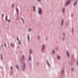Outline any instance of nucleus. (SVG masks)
Instances as JSON below:
<instances>
[{
	"mask_svg": "<svg viewBox=\"0 0 78 78\" xmlns=\"http://www.w3.org/2000/svg\"><path fill=\"white\" fill-rule=\"evenodd\" d=\"M57 58L58 59H60V57L59 55H57Z\"/></svg>",
	"mask_w": 78,
	"mask_h": 78,
	"instance_id": "20e7f679",
	"label": "nucleus"
},
{
	"mask_svg": "<svg viewBox=\"0 0 78 78\" xmlns=\"http://www.w3.org/2000/svg\"><path fill=\"white\" fill-rule=\"evenodd\" d=\"M40 1H38L39 2Z\"/></svg>",
	"mask_w": 78,
	"mask_h": 78,
	"instance_id": "e433bc0d",
	"label": "nucleus"
},
{
	"mask_svg": "<svg viewBox=\"0 0 78 78\" xmlns=\"http://www.w3.org/2000/svg\"><path fill=\"white\" fill-rule=\"evenodd\" d=\"M63 36H64V33H63Z\"/></svg>",
	"mask_w": 78,
	"mask_h": 78,
	"instance_id": "2f4dec72",
	"label": "nucleus"
},
{
	"mask_svg": "<svg viewBox=\"0 0 78 78\" xmlns=\"http://www.w3.org/2000/svg\"><path fill=\"white\" fill-rule=\"evenodd\" d=\"M11 47H14V44H11Z\"/></svg>",
	"mask_w": 78,
	"mask_h": 78,
	"instance_id": "9d476101",
	"label": "nucleus"
},
{
	"mask_svg": "<svg viewBox=\"0 0 78 78\" xmlns=\"http://www.w3.org/2000/svg\"><path fill=\"white\" fill-rule=\"evenodd\" d=\"M67 54L68 56H69V52H68V51H67Z\"/></svg>",
	"mask_w": 78,
	"mask_h": 78,
	"instance_id": "6e6552de",
	"label": "nucleus"
},
{
	"mask_svg": "<svg viewBox=\"0 0 78 78\" xmlns=\"http://www.w3.org/2000/svg\"><path fill=\"white\" fill-rule=\"evenodd\" d=\"M29 60H31V57H30V58H29Z\"/></svg>",
	"mask_w": 78,
	"mask_h": 78,
	"instance_id": "5701e85b",
	"label": "nucleus"
},
{
	"mask_svg": "<svg viewBox=\"0 0 78 78\" xmlns=\"http://www.w3.org/2000/svg\"><path fill=\"white\" fill-rule=\"evenodd\" d=\"M64 9H63L62 10V12H64Z\"/></svg>",
	"mask_w": 78,
	"mask_h": 78,
	"instance_id": "f8f14e48",
	"label": "nucleus"
},
{
	"mask_svg": "<svg viewBox=\"0 0 78 78\" xmlns=\"http://www.w3.org/2000/svg\"><path fill=\"white\" fill-rule=\"evenodd\" d=\"M19 43L18 44H20V41H18Z\"/></svg>",
	"mask_w": 78,
	"mask_h": 78,
	"instance_id": "dca6fc26",
	"label": "nucleus"
},
{
	"mask_svg": "<svg viewBox=\"0 0 78 78\" xmlns=\"http://www.w3.org/2000/svg\"><path fill=\"white\" fill-rule=\"evenodd\" d=\"M24 68H25V64H23Z\"/></svg>",
	"mask_w": 78,
	"mask_h": 78,
	"instance_id": "bb28decb",
	"label": "nucleus"
},
{
	"mask_svg": "<svg viewBox=\"0 0 78 78\" xmlns=\"http://www.w3.org/2000/svg\"><path fill=\"white\" fill-rule=\"evenodd\" d=\"M33 8L34 9V11L35 12V7H33Z\"/></svg>",
	"mask_w": 78,
	"mask_h": 78,
	"instance_id": "0eeeda50",
	"label": "nucleus"
},
{
	"mask_svg": "<svg viewBox=\"0 0 78 78\" xmlns=\"http://www.w3.org/2000/svg\"><path fill=\"white\" fill-rule=\"evenodd\" d=\"M21 19L22 20H23V23H24V20H23V18H22Z\"/></svg>",
	"mask_w": 78,
	"mask_h": 78,
	"instance_id": "9b49d317",
	"label": "nucleus"
},
{
	"mask_svg": "<svg viewBox=\"0 0 78 78\" xmlns=\"http://www.w3.org/2000/svg\"><path fill=\"white\" fill-rule=\"evenodd\" d=\"M63 23V20H62V25Z\"/></svg>",
	"mask_w": 78,
	"mask_h": 78,
	"instance_id": "f3484780",
	"label": "nucleus"
},
{
	"mask_svg": "<svg viewBox=\"0 0 78 78\" xmlns=\"http://www.w3.org/2000/svg\"><path fill=\"white\" fill-rule=\"evenodd\" d=\"M30 30H31V29H29V30H28V31H30Z\"/></svg>",
	"mask_w": 78,
	"mask_h": 78,
	"instance_id": "4468645a",
	"label": "nucleus"
},
{
	"mask_svg": "<svg viewBox=\"0 0 78 78\" xmlns=\"http://www.w3.org/2000/svg\"><path fill=\"white\" fill-rule=\"evenodd\" d=\"M24 57V56H23V57Z\"/></svg>",
	"mask_w": 78,
	"mask_h": 78,
	"instance_id": "72a5a7b5",
	"label": "nucleus"
},
{
	"mask_svg": "<svg viewBox=\"0 0 78 78\" xmlns=\"http://www.w3.org/2000/svg\"><path fill=\"white\" fill-rule=\"evenodd\" d=\"M10 69H12V67H10Z\"/></svg>",
	"mask_w": 78,
	"mask_h": 78,
	"instance_id": "7c9ffc66",
	"label": "nucleus"
},
{
	"mask_svg": "<svg viewBox=\"0 0 78 78\" xmlns=\"http://www.w3.org/2000/svg\"><path fill=\"white\" fill-rule=\"evenodd\" d=\"M16 68L17 69H18V66H17V65H16Z\"/></svg>",
	"mask_w": 78,
	"mask_h": 78,
	"instance_id": "4be33fe9",
	"label": "nucleus"
},
{
	"mask_svg": "<svg viewBox=\"0 0 78 78\" xmlns=\"http://www.w3.org/2000/svg\"><path fill=\"white\" fill-rule=\"evenodd\" d=\"M77 66L78 65V62H77Z\"/></svg>",
	"mask_w": 78,
	"mask_h": 78,
	"instance_id": "c756f323",
	"label": "nucleus"
},
{
	"mask_svg": "<svg viewBox=\"0 0 78 78\" xmlns=\"http://www.w3.org/2000/svg\"><path fill=\"white\" fill-rule=\"evenodd\" d=\"M3 14H2V16L3 17Z\"/></svg>",
	"mask_w": 78,
	"mask_h": 78,
	"instance_id": "c85d7f7f",
	"label": "nucleus"
},
{
	"mask_svg": "<svg viewBox=\"0 0 78 78\" xmlns=\"http://www.w3.org/2000/svg\"><path fill=\"white\" fill-rule=\"evenodd\" d=\"M70 3V1H68L66 2V5H68V4H69V3Z\"/></svg>",
	"mask_w": 78,
	"mask_h": 78,
	"instance_id": "f03ea898",
	"label": "nucleus"
},
{
	"mask_svg": "<svg viewBox=\"0 0 78 78\" xmlns=\"http://www.w3.org/2000/svg\"><path fill=\"white\" fill-rule=\"evenodd\" d=\"M71 70L72 71H73V68L71 69Z\"/></svg>",
	"mask_w": 78,
	"mask_h": 78,
	"instance_id": "cd10ccee",
	"label": "nucleus"
},
{
	"mask_svg": "<svg viewBox=\"0 0 78 78\" xmlns=\"http://www.w3.org/2000/svg\"><path fill=\"white\" fill-rule=\"evenodd\" d=\"M55 53V51L53 50L52 51V53Z\"/></svg>",
	"mask_w": 78,
	"mask_h": 78,
	"instance_id": "6ab92c4d",
	"label": "nucleus"
},
{
	"mask_svg": "<svg viewBox=\"0 0 78 78\" xmlns=\"http://www.w3.org/2000/svg\"><path fill=\"white\" fill-rule=\"evenodd\" d=\"M27 39L28 41H29V36H27Z\"/></svg>",
	"mask_w": 78,
	"mask_h": 78,
	"instance_id": "1a4fd4ad",
	"label": "nucleus"
},
{
	"mask_svg": "<svg viewBox=\"0 0 78 78\" xmlns=\"http://www.w3.org/2000/svg\"><path fill=\"white\" fill-rule=\"evenodd\" d=\"M45 46V45H43L42 48V49H43V48H44V47Z\"/></svg>",
	"mask_w": 78,
	"mask_h": 78,
	"instance_id": "a211bd4d",
	"label": "nucleus"
},
{
	"mask_svg": "<svg viewBox=\"0 0 78 78\" xmlns=\"http://www.w3.org/2000/svg\"><path fill=\"white\" fill-rule=\"evenodd\" d=\"M7 18H8V16H6L5 18V20H6V21H8L9 22H10V20H7Z\"/></svg>",
	"mask_w": 78,
	"mask_h": 78,
	"instance_id": "7ed1b4c3",
	"label": "nucleus"
},
{
	"mask_svg": "<svg viewBox=\"0 0 78 78\" xmlns=\"http://www.w3.org/2000/svg\"><path fill=\"white\" fill-rule=\"evenodd\" d=\"M76 2H75V3L73 5L74 6H75V5H76Z\"/></svg>",
	"mask_w": 78,
	"mask_h": 78,
	"instance_id": "39448f33",
	"label": "nucleus"
},
{
	"mask_svg": "<svg viewBox=\"0 0 78 78\" xmlns=\"http://www.w3.org/2000/svg\"><path fill=\"white\" fill-rule=\"evenodd\" d=\"M37 65L38 64V63H37Z\"/></svg>",
	"mask_w": 78,
	"mask_h": 78,
	"instance_id": "f704fd0d",
	"label": "nucleus"
},
{
	"mask_svg": "<svg viewBox=\"0 0 78 78\" xmlns=\"http://www.w3.org/2000/svg\"><path fill=\"white\" fill-rule=\"evenodd\" d=\"M38 38L39 39V37H38Z\"/></svg>",
	"mask_w": 78,
	"mask_h": 78,
	"instance_id": "473e14b6",
	"label": "nucleus"
},
{
	"mask_svg": "<svg viewBox=\"0 0 78 78\" xmlns=\"http://www.w3.org/2000/svg\"><path fill=\"white\" fill-rule=\"evenodd\" d=\"M47 62L48 65L49 66H50V64H49V63H48V62Z\"/></svg>",
	"mask_w": 78,
	"mask_h": 78,
	"instance_id": "2eb2a0df",
	"label": "nucleus"
},
{
	"mask_svg": "<svg viewBox=\"0 0 78 78\" xmlns=\"http://www.w3.org/2000/svg\"><path fill=\"white\" fill-rule=\"evenodd\" d=\"M4 44H5V47H6V43H4Z\"/></svg>",
	"mask_w": 78,
	"mask_h": 78,
	"instance_id": "b1692460",
	"label": "nucleus"
},
{
	"mask_svg": "<svg viewBox=\"0 0 78 78\" xmlns=\"http://www.w3.org/2000/svg\"><path fill=\"white\" fill-rule=\"evenodd\" d=\"M64 72V70H62V73H63V72Z\"/></svg>",
	"mask_w": 78,
	"mask_h": 78,
	"instance_id": "393cba45",
	"label": "nucleus"
},
{
	"mask_svg": "<svg viewBox=\"0 0 78 78\" xmlns=\"http://www.w3.org/2000/svg\"><path fill=\"white\" fill-rule=\"evenodd\" d=\"M17 41H19V39L18 38H17Z\"/></svg>",
	"mask_w": 78,
	"mask_h": 78,
	"instance_id": "a878e982",
	"label": "nucleus"
},
{
	"mask_svg": "<svg viewBox=\"0 0 78 78\" xmlns=\"http://www.w3.org/2000/svg\"><path fill=\"white\" fill-rule=\"evenodd\" d=\"M14 4H13L12 6V8H13V7H14Z\"/></svg>",
	"mask_w": 78,
	"mask_h": 78,
	"instance_id": "ddd939ff",
	"label": "nucleus"
},
{
	"mask_svg": "<svg viewBox=\"0 0 78 78\" xmlns=\"http://www.w3.org/2000/svg\"><path fill=\"white\" fill-rule=\"evenodd\" d=\"M1 59H2L3 58H2V55H1Z\"/></svg>",
	"mask_w": 78,
	"mask_h": 78,
	"instance_id": "412c9836",
	"label": "nucleus"
},
{
	"mask_svg": "<svg viewBox=\"0 0 78 78\" xmlns=\"http://www.w3.org/2000/svg\"><path fill=\"white\" fill-rule=\"evenodd\" d=\"M30 53H31V50H30Z\"/></svg>",
	"mask_w": 78,
	"mask_h": 78,
	"instance_id": "aec40b11",
	"label": "nucleus"
},
{
	"mask_svg": "<svg viewBox=\"0 0 78 78\" xmlns=\"http://www.w3.org/2000/svg\"><path fill=\"white\" fill-rule=\"evenodd\" d=\"M16 12H17L18 13V12H19V10L17 8H16Z\"/></svg>",
	"mask_w": 78,
	"mask_h": 78,
	"instance_id": "423d86ee",
	"label": "nucleus"
},
{
	"mask_svg": "<svg viewBox=\"0 0 78 78\" xmlns=\"http://www.w3.org/2000/svg\"><path fill=\"white\" fill-rule=\"evenodd\" d=\"M42 12V11H41V9L40 8H39V10H38V13L40 14H41Z\"/></svg>",
	"mask_w": 78,
	"mask_h": 78,
	"instance_id": "f257e3e1",
	"label": "nucleus"
},
{
	"mask_svg": "<svg viewBox=\"0 0 78 78\" xmlns=\"http://www.w3.org/2000/svg\"><path fill=\"white\" fill-rule=\"evenodd\" d=\"M71 16H72V14H71Z\"/></svg>",
	"mask_w": 78,
	"mask_h": 78,
	"instance_id": "c9c22d12",
	"label": "nucleus"
}]
</instances>
